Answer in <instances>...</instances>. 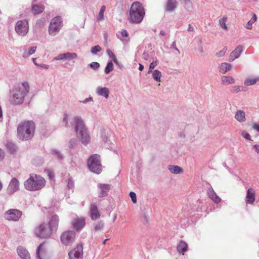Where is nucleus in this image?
Segmentation results:
<instances>
[{"mask_svg":"<svg viewBox=\"0 0 259 259\" xmlns=\"http://www.w3.org/2000/svg\"><path fill=\"white\" fill-rule=\"evenodd\" d=\"M30 90L28 83L25 81L10 91V101L14 105L22 104Z\"/></svg>","mask_w":259,"mask_h":259,"instance_id":"obj_1","label":"nucleus"},{"mask_svg":"<svg viewBox=\"0 0 259 259\" xmlns=\"http://www.w3.org/2000/svg\"><path fill=\"white\" fill-rule=\"evenodd\" d=\"M73 126L76 135L80 139L82 144L84 145L88 144L91 138L81 117L76 116L74 117Z\"/></svg>","mask_w":259,"mask_h":259,"instance_id":"obj_2","label":"nucleus"},{"mask_svg":"<svg viewBox=\"0 0 259 259\" xmlns=\"http://www.w3.org/2000/svg\"><path fill=\"white\" fill-rule=\"evenodd\" d=\"M145 15V11L143 5L139 2H134L129 10L128 20L133 23H141Z\"/></svg>","mask_w":259,"mask_h":259,"instance_id":"obj_3","label":"nucleus"},{"mask_svg":"<svg viewBox=\"0 0 259 259\" xmlns=\"http://www.w3.org/2000/svg\"><path fill=\"white\" fill-rule=\"evenodd\" d=\"M46 184L45 179L40 175L31 174L29 178L24 182L26 190L30 191H36L41 190Z\"/></svg>","mask_w":259,"mask_h":259,"instance_id":"obj_4","label":"nucleus"},{"mask_svg":"<svg viewBox=\"0 0 259 259\" xmlns=\"http://www.w3.org/2000/svg\"><path fill=\"white\" fill-rule=\"evenodd\" d=\"M35 124L32 121H27L20 124L17 127V137L21 140H28L33 136Z\"/></svg>","mask_w":259,"mask_h":259,"instance_id":"obj_5","label":"nucleus"},{"mask_svg":"<svg viewBox=\"0 0 259 259\" xmlns=\"http://www.w3.org/2000/svg\"><path fill=\"white\" fill-rule=\"evenodd\" d=\"M63 26L62 18L61 16H56L52 18L48 27V33L52 36L57 35Z\"/></svg>","mask_w":259,"mask_h":259,"instance_id":"obj_6","label":"nucleus"},{"mask_svg":"<svg viewBox=\"0 0 259 259\" xmlns=\"http://www.w3.org/2000/svg\"><path fill=\"white\" fill-rule=\"evenodd\" d=\"M88 166L91 171L97 174H100L102 171L100 156L96 154L91 156L88 160Z\"/></svg>","mask_w":259,"mask_h":259,"instance_id":"obj_7","label":"nucleus"},{"mask_svg":"<svg viewBox=\"0 0 259 259\" xmlns=\"http://www.w3.org/2000/svg\"><path fill=\"white\" fill-rule=\"evenodd\" d=\"M53 231L48 224L43 223L35 229V233L38 237L47 238L50 237Z\"/></svg>","mask_w":259,"mask_h":259,"instance_id":"obj_8","label":"nucleus"},{"mask_svg":"<svg viewBox=\"0 0 259 259\" xmlns=\"http://www.w3.org/2000/svg\"><path fill=\"white\" fill-rule=\"evenodd\" d=\"M15 31L20 36H25L28 32V22L26 19L17 21L15 25Z\"/></svg>","mask_w":259,"mask_h":259,"instance_id":"obj_9","label":"nucleus"},{"mask_svg":"<svg viewBox=\"0 0 259 259\" xmlns=\"http://www.w3.org/2000/svg\"><path fill=\"white\" fill-rule=\"evenodd\" d=\"M22 215L21 211L17 209H10L4 213V218L6 220L16 222L19 221Z\"/></svg>","mask_w":259,"mask_h":259,"instance_id":"obj_10","label":"nucleus"},{"mask_svg":"<svg viewBox=\"0 0 259 259\" xmlns=\"http://www.w3.org/2000/svg\"><path fill=\"white\" fill-rule=\"evenodd\" d=\"M75 233L73 231H67L63 232L61 236L62 243L65 245H71L75 240Z\"/></svg>","mask_w":259,"mask_h":259,"instance_id":"obj_11","label":"nucleus"},{"mask_svg":"<svg viewBox=\"0 0 259 259\" xmlns=\"http://www.w3.org/2000/svg\"><path fill=\"white\" fill-rule=\"evenodd\" d=\"M20 189V182L16 178H13L8 186L7 193L9 195H12L19 191Z\"/></svg>","mask_w":259,"mask_h":259,"instance_id":"obj_12","label":"nucleus"},{"mask_svg":"<svg viewBox=\"0 0 259 259\" xmlns=\"http://www.w3.org/2000/svg\"><path fill=\"white\" fill-rule=\"evenodd\" d=\"M68 255L70 259H82L83 246L82 244H78L76 247L71 250Z\"/></svg>","mask_w":259,"mask_h":259,"instance_id":"obj_13","label":"nucleus"},{"mask_svg":"<svg viewBox=\"0 0 259 259\" xmlns=\"http://www.w3.org/2000/svg\"><path fill=\"white\" fill-rule=\"evenodd\" d=\"M98 196L100 198L106 196L110 189V185L106 184L99 183L97 185Z\"/></svg>","mask_w":259,"mask_h":259,"instance_id":"obj_14","label":"nucleus"},{"mask_svg":"<svg viewBox=\"0 0 259 259\" xmlns=\"http://www.w3.org/2000/svg\"><path fill=\"white\" fill-rule=\"evenodd\" d=\"M243 48L242 46L239 45L232 52L229 56V61H233L235 59L238 58L242 52H243Z\"/></svg>","mask_w":259,"mask_h":259,"instance_id":"obj_15","label":"nucleus"},{"mask_svg":"<svg viewBox=\"0 0 259 259\" xmlns=\"http://www.w3.org/2000/svg\"><path fill=\"white\" fill-rule=\"evenodd\" d=\"M72 224L75 230H80L85 224V220L84 218H76L72 222Z\"/></svg>","mask_w":259,"mask_h":259,"instance_id":"obj_16","label":"nucleus"},{"mask_svg":"<svg viewBox=\"0 0 259 259\" xmlns=\"http://www.w3.org/2000/svg\"><path fill=\"white\" fill-rule=\"evenodd\" d=\"M90 215L93 220H96L100 217V214L98 210L97 206L95 204H92L90 206Z\"/></svg>","mask_w":259,"mask_h":259,"instance_id":"obj_17","label":"nucleus"},{"mask_svg":"<svg viewBox=\"0 0 259 259\" xmlns=\"http://www.w3.org/2000/svg\"><path fill=\"white\" fill-rule=\"evenodd\" d=\"M255 201V191L252 188H249L247 191L245 201L247 204H252Z\"/></svg>","mask_w":259,"mask_h":259,"instance_id":"obj_18","label":"nucleus"},{"mask_svg":"<svg viewBox=\"0 0 259 259\" xmlns=\"http://www.w3.org/2000/svg\"><path fill=\"white\" fill-rule=\"evenodd\" d=\"M19 256L22 259H30L28 251L23 247L19 246L17 249Z\"/></svg>","mask_w":259,"mask_h":259,"instance_id":"obj_19","label":"nucleus"},{"mask_svg":"<svg viewBox=\"0 0 259 259\" xmlns=\"http://www.w3.org/2000/svg\"><path fill=\"white\" fill-rule=\"evenodd\" d=\"M59 221V217L57 215H53L51 218L50 219L48 225L50 226L51 228H52L54 231H55L58 228Z\"/></svg>","mask_w":259,"mask_h":259,"instance_id":"obj_20","label":"nucleus"},{"mask_svg":"<svg viewBox=\"0 0 259 259\" xmlns=\"http://www.w3.org/2000/svg\"><path fill=\"white\" fill-rule=\"evenodd\" d=\"M178 2L176 0H167L165 10L168 12L174 11L177 7Z\"/></svg>","mask_w":259,"mask_h":259,"instance_id":"obj_21","label":"nucleus"},{"mask_svg":"<svg viewBox=\"0 0 259 259\" xmlns=\"http://www.w3.org/2000/svg\"><path fill=\"white\" fill-rule=\"evenodd\" d=\"M207 194L209 197L215 203H219L222 200L217 195L212 188H210L208 190Z\"/></svg>","mask_w":259,"mask_h":259,"instance_id":"obj_22","label":"nucleus"},{"mask_svg":"<svg viewBox=\"0 0 259 259\" xmlns=\"http://www.w3.org/2000/svg\"><path fill=\"white\" fill-rule=\"evenodd\" d=\"M97 94L101 96H103L105 98H108L109 95V90L106 87H98L96 90Z\"/></svg>","mask_w":259,"mask_h":259,"instance_id":"obj_23","label":"nucleus"},{"mask_svg":"<svg viewBox=\"0 0 259 259\" xmlns=\"http://www.w3.org/2000/svg\"><path fill=\"white\" fill-rule=\"evenodd\" d=\"M44 247V243H41L37 247L36 249V257L38 259H47V257L45 256V252L42 247Z\"/></svg>","mask_w":259,"mask_h":259,"instance_id":"obj_24","label":"nucleus"},{"mask_svg":"<svg viewBox=\"0 0 259 259\" xmlns=\"http://www.w3.org/2000/svg\"><path fill=\"white\" fill-rule=\"evenodd\" d=\"M235 119L240 122H244L246 120L245 113L243 110H237L235 115Z\"/></svg>","mask_w":259,"mask_h":259,"instance_id":"obj_25","label":"nucleus"},{"mask_svg":"<svg viewBox=\"0 0 259 259\" xmlns=\"http://www.w3.org/2000/svg\"><path fill=\"white\" fill-rule=\"evenodd\" d=\"M231 69L232 65L228 63H223L219 67V71L223 74H225L227 71L231 70Z\"/></svg>","mask_w":259,"mask_h":259,"instance_id":"obj_26","label":"nucleus"},{"mask_svg":"<svg viewBox=\"0 0 259 259\" xmlns=\"http://www.w3.org/2000/svg\"><path fill=\"white\" fill-rule=\"evenodd\" d=\"M168 169L170 172L174 174H179L183 172V169L179 166L169 165Z\"/></svg>","mask_w":259,"mask_h":259,"instance_id":"obj_27","label":"nucleus"},{"mask_svg":"<svg viewBox=\"0 0 259 259\" xmlns=\"http://www.w3.org/2000/svg\"><path fill=\"white\" fill-rule=\"evenodd\" d=\"M222 84L225 85L233 84L235 79L231 76H223L221 77Z\"/></svg>","mask_w":259,"mask_h":259,"instance_id":"obj_28","label":"nucleus"},{"mask_svg":"<svg viewBox=\"0 0 259 259\" xmlns=\"http://www.w3.org/2000/svg\"><path fill=\"white\" fill-rule=\"evenodd\" d=\"M188 249L187 244L184 241H181L177 246V250L179 253H184Z\"/></svg>","mask_w":259,"mask_h":259,"instance_id":"obj_29","label":"nucleus"},{"mask_svg":"<svg viewBox=\"0 0 259 259\" xmlns=\"http://www.w3.org/2000/svg\"><path fill=\"white\" fill-rule=\"evenodd\" d=\"M45 9L42 5H33L32 7V12L34 14H38L41 13Z\"/></svg>","mask_w":259,"mask_h":259,"instance_id":"obj_30","label":"nucleus"},{"mask_svg":"<svg viewBox=\"0 0 259 259\" xmlns=\"http://www.w3.org/2000/svg\"><path fill=\"white\" fill-rule=\"evenodd\" d=\"M64 54V60H71L72 59H76L77 57V55L75 53H70L67 52L66 53H63Z\"/></svg>","mask_w":259,"mask_h":259,"instance_id":"obj_31","label":"nucleus"},{"mask_svg":"<svg viewBox=\"0 0 259 259\" xmlns=\"http://www.w3.org/2000/svg\"><path fill=\"white\" fill-rule=\"evenodd\" d=\"M36 49V47H31V48H29L28 49V50L26 49L23 55V56L24 58L29 57V56H30L31 55H32L33 54H34L35 52Z\"/></svg>","mask_w":259,"mask_h":259,"instance_id":"obj_32","label":"nucleus"},{"mask_svg":"<svg viewBox=\"0 0 259 259\" xmlns=\"http://www.w3.org/2000/svg\"><path fill=\"white\" fill-rule=\"evenodd\" d=\"M106 10V7L103 6L101 7L99 13L97 16V20L99 21H102L104 19V13Z\"/></svg>","mask_w":259,"mask_h":259,"instance_id":"obj_33","label":"nucleus"},{"mask_svg":"<svg viewBox=\"0 0 259 259\" xmlns=\"http://www.w3.org/2000/svg\"><path fill=\"white\" fill-rule=\"evenodd\" d=\"M257 19V17L255 14H252V18L247 22L246 24L245 27L247 29H251L252 28V24L256 21Z\"/></svg>","mask_w":259,"mask_h":259,"instance_id":"obj_34","label":"nucleus"},{"mask_svg":"<svg viewBox=\"0 0 259 259\" xmlns=\"http://www.w3.org/2000/svg\"><path fill=\"white\" fill-rule=\"evenodd\" d=\"M161 77V73L158 70H155L152 73V77L156 81H160Z\"/></svg>","mask_w":259,"mask_h":259,"instance_id":"obj_35","label":"nucleus"},{"mask_svg":"<svg viewBox=\"0 0 259 259\" xmlns=\"http://www.w3.org/2000/svg\"><path fill=\"white\" fill-rule=\"evenodd\" d=\"M113 69H114V67H113V64L112 63V61L110 60L107 63V65L105 67V70H104L105 73L106 74H108L110 72H111L113 70Z\"/></svg>","mask_w":259,"mask_h":259,"instance_id":"obj_36","label":"nucleus"},{"mask_svg":"<svg viewBox=\"0 0 259 259\" xmlns=\"http://www.w3.org/2000/svg\"><path fill=\"white\" fill-rule=\"evenodd\" d=\"M78 145V141L76 139L72 138L68 143V147L70 149H75Z\"/></svg>","mask_w":259,"mask_h":259,"instance_id":"obj_37","label":"nucleus"},{"mask_svg":"<svg viewBox=\"0 0 259 259\" xmlns=\"http://www.w3.org/2000/svg\"><path fill=\"white\" fill-rule=\"evenodd\" d=\"M257 79L248 78L244 81V84L246 86H250L255 84Z\"/></svg>","mask_w":259,"mask_h":259,"instance_id":"obj_38","label":"nucleus"},{"mask_svg":"<svg viewBox=\"0 0 259 259\" xmlns=\"http://www.w3.org/2000/svg\"><path fill=\"white\" fill-rule=\"evenodd\" d=\"M106 53L108 55V56H109V57L112 59V61H113L116 64L118 63V60H117L115 55L110 49H107L106 50Z\"/></svg>","mask_w":259,"mask_h":259,"instance_id":"obj_39","label":"nucleus"},{"mask_svg":"<svg viewBox=\"0 0 259 259\" xmlns=\"http://www.w3.org/2000/svg\"><path fill=\"white\" fill-rule=\"evenodd\" d=\"M227 20V17L226 16H224L222 19L219 20V24L224 29L227 30L228 27L226 25V22Z\"/></svg>","mask_w":259,"mask_h":259,"instance_id":"obj_40","label":"nucleus"},{"mask_svg":"<svg viewBox=\"0 0 259 259\" xmlns=\"http://www.w3.org/2000/svg\"><path fill=\"white\" fill-rule=\"evenodd\" d=\"M102 50L101 47L97 45L92 47L91 49V52L93 55H97L98 52H100Z\"/></svg>","mask_w":259,"mask_h":259,"instance_id":"obj_41","label":"nucleus"},{"mask_svg":"<svg viewBox=\"0 0 259 259\" xmlns=\"http://www.w3.org/2000/svg\"><path fill=\"white\" fill-rule=\"evenodd\" d=\"M104 224L102 221L98 222L94 226V230L95 231H101L103 227Z\"/></svg>","mask_w":259,"mask_h":259,"instance_id":"obj_42","label":"nucleus"},{"mask_svg":"<svg viewBox=\"0 0 259 259\" xmlns=\"http://www.w3.org/2000/svg\"><path fill=\"white\" fill-rule=\"evenodd\" d=\"M108 135V132L106 130H103L102 131L101 138H102V140L105 143H107L109 141Z\"/></svg>","mask_w":259,"mask_h":259,"instance_id":"obj_43","label":"nucleus"},{"mask_svg":"<svg viewBox=\"0 0 259 259\" xmlns=\"http://www.w3.org/2000/svg\"><path fill=\"white\" fill-rule=\"evenodd\" d=\"M89 65L94 70H97L100 67V64L97 62H93L91 63Z\"/></svg>","mask_w":259,"mask_h":259,"instance_id":"obj_44","label":"nucleus"},{"mask_svg":"<svg viewBox=\"0 0 259 259\" xmlns=\"http://www.w3.org/2000/svg\"><path fill=\"white\" fill-rule=\"evenodd\" d=\"M7 147L11 152H13L15 151V145L12 142H9L7 143Z\"/></svg>","mask_w":259,"mask_h":259,"instance_id":"obj_45","label":"nucleus"},{"mask_svg":"<svg viewBox=\"0 0 259 259\" xmlns=\"http://www.w3.org/2000/svg\"><path fill=\"white\" fill-rule=\"evenodd\" d=\"M53 154H55L59 160H62L63 158V156L62 153L58 150H54L53 151Z\"/></svg>","mask_w":259,"mask_h":259,"instance_id":"obj_46","label":"nucleus"},{"mask_svg":"<svg viewBox=\"0 0 259 259\" xmlns=\"http://www.w3.org/2000/svg\"><path fill=\"white\" fill-rule=\"evenodd\" d=\"M226 50H227V48L226 47L224 48L222 50L217 52L215 54V56L219 58L224 56L225 54Z\"/></svg>","mask_w":259,"mask_h":259,"instance_id":"obj_47","label":"nucleus"},{"mask_svg":"<svg viewBox=\"0 0 259 259\" xmlns=\"http://www.w3.org/2000/svg\"><path fill=\"white\" fill-rule=\"evenodd\" d=\"M69 123V119L68 117V115L67 114H64L63 119V124L66 126L67 127L68 126Z\"/></svg>","mask_w":259,"mask_h":259,"instance_id":"obj_48","label":"nucleus"},{"mask_svg":"<svg viewBox=\"0 0 259 259\" xmlns=\"http://www.w3.org/2000/svg\"><path fill=\"white\" fill-rule=\"evenodd\" d=\"M241 86H234L231 89V92L232 93H238L240 92Z\"/></svg>","mask_w":259,"mask_h":259,"instance_id":"obj_49","label":"nucleus"},{"mask_svg":"<svg viewBox=\"0 0 259 259\" xmlns=\"http://www.w3.org/2000/svg\"><path fill=\"white\" fill-rule=\"evenodd\" d=\"M132 202L134 203H136L137 202V197H136V194L134 192H131L129 194Z\"/></svg>","mask_w":259,"mask_h":259,"instance_id":"obj_50","label":"nucleus"},{"mask_svg":"<svg viewBox=\"0 0 259 259\" xmlns=\"http://www.w3.org/2000/svg\"><path fill=\"white\" fill-rule=\"evenodd\" d=\"M241 135L245 139L249 140V141H252V140L250 138V136L248 133H247L245 131H243Z\"/></svg>","mask_w":259,"mask_h":259,"instance_id":"obj_51","label":"nucleus"},{"mask_svg":"<svg viewBox=\"0 0 259 259\" xmlns=\"http://www.w3.org/2000/svg\"><path fill=\"white\" fill-rule=\"evenodd\" d=\"M67 186L69 189H72L74 187V182L71 178L68 179Z\"/></svg>","mask_w":259,"mask_h":259,"instance_id":"obj_52","label":"nucleus"},{"mask_svg":"<svg viewBox=\"0 0 259 259\" xmlns=\"http://www.w3.org/2000/svg\"><path fill=\"white\" fill-rule=\"evenodd\" d=\"M92 101H93V98L92 97H90L89 98L85 99V100H84L83 101H79V102L83 104H86L89 102Z\"/></svg>","mask_w":259,"mask_h":259,"instance_id":"obj_53","label":"nucleus"},{"mask_svg":"<svg viewBox=\"0 0 259 259\" xmlns=\"http://www.w3.org/2000/svg\"><path fill=\"white\" fill-rule=\"evenodd\" d=\"M170 48H172L175 50H176L178 52V54H180V52L179 50L176 47V42L175 41H174L172 42Z\"/></svg>","mask_w":259,"mask_h":259,"instance_id":"obj_54","label":"nucleus"},{"mask_svg":"<svg viewBox=\"0 0 259 259\" xmlns=\"http://www.w3.org/2000/svg\"><path fill=\"white\" fill-rule=\"evenodd\" d=\"M55 60H64V54H60L54 58Z\"/></svg>","mask_w":259,"mask_h":259,"instance_id":"obj_55","label":"nucleus"},{"mask_svg":"<svg viewBox=\"0 0 259 259\" xmlns=\"http://www.w3.org/2000/svg\"><path fill=\"white\" fill-rule=\"evenodd\" d=\"M5 156V153L3 149H0V161H2Z\"/></svg>","mask_w":259,"mask_h":259,"instance_id":"obj_56","label":"nucleus"},{"mask_svg":"<svg viewBox=\"0 0 259 259\" xmlns=\"http://www.w3.org/2000/svg\"><path fill=\"white\" fill-rule=\"evenodd\" d=\"M157 65V61H153L152 63L150 64V69H154L155 66Z\"/></svg>","mask_w":259,"mask_h":259,"instance_id":"obj_57","label":"nucleus"},{"mask_svg":"<svg viewBox=\"0 0 259 259\" xmlns=\"http://www.w3.org/2000/svg\"><path fill=\"white\" fill-rule=\"evenodd\" d=\"M253 128L256 131H257L259 133V124L253 123Z\"/></svg>","mask_w":259,"mask_h":259,"instance_id":"obj_58","label":"nucleus"},{"mask_svg":"<svg viewBox=\"0 0 259 259\" xmlns=\"http://www.w3.org/2000/svg\"><path fill=\"white\" fill-rule=\"evenodd\" d=\"M121 35L123 37H127L128 36V33L126 30H123L121 32Z\"/></svg>","mask_w":259,"mask_h":259,"instance_id":"obj_59","label":"nucleus"},{"mask_svg":"<svg viewBox=\"0 0 259 259\" xmlns=\"http://www.w3.org/2000/svg\"><path fill=\"white\" fill-rule=\"evenodd\" d=\"M253 148L254 149L255 151L257 153L259 154V145H257V144L254 145L253 146Z\"/></svg>","mask_w":259,"mask_h":259,"instance_id":"obj_60","label":"nucleus"},{"mask_svg":"<svg viewBox=\"0 0 259 259\" xmlns=\"http://www.w3.org/2000/svg\"><path fill=\"white\" fill-rule=\"evenodd\" d=\"M198 51H199V52L200 53V54H203L204 53V51L203 50V47H202V45H200L198 47Z\"/></svg>","mask_w":259,"mask_h":259,"instance_id":"obj_61","label":"nucleus"},{"mask_svg":"<svg viewBox=\"0 0 259 259\" xmlns=\"http://www.w3.org/2000/svg\"><path fill=\"white\" fill-rule=\"evenodd\" d=\"M39 66H40V67H42V68H45V69H49V67H50L49 65H47V64H39Z\"/></svg>","mask_w":259,"mask_h":259,"instance_id":"obj_62","label":"nucleus"},{"mask_svg":"<svg viewBox=\"0 0 259 259\" xmlns=\"http://www.w3.org/2000/svg\"><path fill=\"white\" fill-rule=\"evenodd\" d=\"M3 119V111L1 106H0V121L2 120Z\"/></svg>","mask_w":259,"mask_h":259,"instance_id":"obj_63","label":"nucleus"},{"mask_svg":"<svg viewBox=\"0 0 259 259\" xmlns=\"http://www.w3.org/2000/svg\"><path fill=\"white\" fill-rule=\"evenodd\" d=\"M188 31H193L194 29L191 26V25L189 24L188 25Z\"/></svg>","mask_w":259,"mask_h":259,"instance_id":"obj_64","label":"nucleus"}]
</instances>
